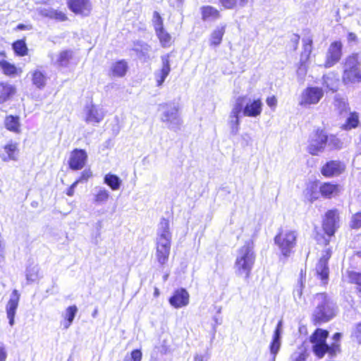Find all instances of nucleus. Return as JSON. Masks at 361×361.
<instances>
[{"mask_svg": "<svg viewBox=\"0 0 361 361\" xmlns=\"http://www.w3.org/2000/svg\"><path fill=\"white\" fill-rule=\"evenodd\" d=\"M314 299L319 301L311 317V322L314 326L327 323L335 317L336 309L326 293H317L314 295Z\"/></svg>", "mask_w": 361, "mask_h": 361, "instance_id": "nucleus-3", "label": "nucleus"}, {"mask_svg": "<svg viewBox=\"0 0 361 361\" xmlns=\"http://www.w3.org/2000/svg\"><path fill=\"white\" fill-rule=\"evenodd\" d=\"M221 4L226 8H233L237 3L238 0H219ZM245 0H240V2L243 4H245Z\"/></svg>", "mask_w": 361, "mask_h": 361, "instance_id": "nucleus-51", "label": "nucleus"}, {"mask_svg": "<svg viewBox=\"0 0 361 361\" xmlns=\"http://www.w3.org/2000/svg\"><path fill=\"white\" fill-rule=\"evenodd\" d=\"M341 333H335L333 336V339L335 341H339V340L341 339Z\"/></svg>", "mask_w": 361, "mask_h": 361, "instance_id": "nucleus-59", "label": "nucleus"}, {"mask_svg": "<svg viewBox=\"0 0 361 361\" xmlns=\"http://www.w3.org/2000/svg\"><path fill=\"white\" fill-rule=\"evenodd\" d=\"M20 297V295L18 291L16 289L13 290L6 306V315L11 326H13L15 324V316L18 307Z\"/></svg>", "mask_w": 361, "mask_h": 361, "instance_id": "nucleus-16", "label": "nucleus"}, {"mask_svg": "<svg viewBox=\"0 0 361 361\" xmlns=\"http://www.w3.org/2000/svg\"><path fill=\"white\" fill-rule=\"evenodd\" d=\"M104 183L112 190H117L121 188L122 180L117 175L108 173L104 178Z\"/></svg>", "mask_w": 361, "mask_h": 361, "instance_id": "nucleus-28", "label": "nucleus"}, {"mask_svg": "<svg viewBox=\"0 0 361 361\" xmlns=\"http://www.w3.org/2000/svg\"><path fill=\"white\" fill-rule=\"evenodd\" d=\"M13 49L18 56H24L27 54V44L24 39H18L13 43Z\"/></svg>", "mask_w": 361, "mask_h": 361, "instance_id": "nucleus-35", "label": "nucleus"}, {"mask_svg": "<svg viewBox=\"0 0 361 361\" xmlns=\"http://www.w3.org/2000/svg\"><path fill=\"white\" fill-rule=\"evenodd\" d=\"M153 24L155 32L164 28L163 20L157 11L153 13Z\"/></svg>", "mask_w": 361, "mask_h": 361, "instance_id": "nucleus-47", "label": "nucleus"}, {"mask_svg": "<svg viewBox=\"0 0 361 361\" xmlns=\"http://www.w3.org/2000/svg\"><path fill=\"white\" fill-rule=\"evenodd\" d=\"M305 277H306V271L305 270H301L300 272L299 286L293 291L295 298H298L299 300L302 298Z\"/></svg>", "mask_w": 361, "mask_h": 361, "instance_id": "nucleus-36", "label": "nucleus"}, {"mask_svg": "<svg viewBox=\"0 0 361 361\" xmlns=\"http://www.w3.org/2000/svg\"><path fill=\"white\" fill-rule=\"evenodd\" d=\"M156 34L162 47H168L171 45V37L170 34L164 30V28L156 31Z\"/></svg>", "mask_w": 361, "mask_h": 361, "instance_id": "nucleus-37", "label": "nucleus"}, {"mask_svg": "<svg viewBox=\"0 0 361 361\" xmlns=\"http://www.w3.org/2000/svg\"><path fill=\"white\" fill-rule=\"evenodd\" d=\"M15 87L9 84L0 82V103L8 100L14 93Z\"/></svg>", "mask_w": 361, "mask_h": 361, "instance_id": "nucleus-29", "label": "nucleus"}, {"mask_svg": "<svg viewBox=\"0 0 361 361\" xmlns=\"http://www.w3.org/2000/svg\"><path fill=\"white\" fill-rule=\"evenodd\" d=\"M38 13L43 17L54 19L60 22L65 21L68 18L63 12L51 8H40L38 9Z\"/></svg>", "mask_w": 361, "mask_h": 361, "instance_id": "nucleus-23", "label": "nucleus"}, {"mask_svg": "<svg viewBox=\"0 0 361 361\" xmlns=\"http://www.w3.org/2000/svg\"><path fill=\"white\" fill-rule=\"evenodd\" d=\"M46 76L40 71L36 70L32 73V82L37 88H42L46 84Z\"/></svg>", "mask_w": 361, "mask_h": 361, "instance_id": "nucleus-34", "label": "nucleus"}, {"mask_svg": "<svg viewBox=\"0 0 361 361\" xmlns=\"http://www.w3.org/2000/svg\"><path fill=\"white\" fill-rule=\"evenodd\" d=\"M6 353L2 347H0V361H5Z\"/></svg>", "mask_w": 361, "mask_h": 361, "instance_id": "nucleus-58", "label": "nucleus"}, {"mask_svg": "<svg viewBox=\"0 0 361 361\" xmlns=\"http://www.w3.org/2000/svg\"><path fill=\"white\" fill-rule=\"evenodd\" d=\"M331 248L326 249L324 251L322 255L319 259L315 267L316 275L321 280L322 283L324 286H326L329 281V267L328 263L329 260L331 257Z\"/></svg>", "mask_w": 361, "mask_h": 361, "instance_id": "nucleus-10", "label": "nucleus"}, {"mask_svg": "<svg viewBox=\"0 0 361 361\" xmlns=\"http://www.w3.org/2000/svg\"><path fill=\"white\" fill-rule=\"evenodd\" d=\"M78 312V307L75 305L69 306L66 310L64 315L65 321L63 323V328L67 329L71 325Z\"/></svg>", "mask_w": 361, "mask_h": 361, "instance_id": "nucleus-30", "label": "nucleus"}, {"mask_svg": "<svg viewBox=\"0 0 361 361\" xmlns=\"http://www.w3.org/2000/svg\"><path fill=\"white\" fill-rule=\"evenodd\" d=\"M347 276L350 283L355 284L357 287L361 286V272L348 271H347Z\"/></svg>", "mask_w": 361, "mask_h": 361, "instance_id": "nucleus-41", "label": "nucleus"}, {"mask_svg": "<svg viewBox=\"0 0 361 361\" xmlns=\"http://www.w3.org/2000/svg\"><path fill=\"white\" fill-rule=\"evenodd\" d=\"M309 356V353L306 349H303L300 352L294 361H306V359Z\"/></svg>", "mask_w": 361, "mask_h": 361, "instance_id": "nucleus-55", "label": "nucleus"}, {"mask_svg": "<svg viewBox=\"0 0 361 361\" xmlns=\"http://www.w3.org/2000/svg\"><path fill=\"white\" fill-rule=\"evenodd\" d=\"M128 64L125 60H120L112 64L111 71L114 77H123L128 70Z\"/></svg>", "mask_w": 361, "mask_h": 361, "instance_id": "nucleus-25", "label": "nucleus"}, {"mask_svg": "<svg viewBox=\"0 0 361 361\" xmlns=\"http://www.w3.org/2000/svg\"><path fill=\"white\" fill-rule=\"evenodd\" d=\"M195 361H204V357L202 355H196L194 357Z\"/></svg>", "mask_w": 361, "mask_h": 361, "instance_id": "nucleus-60", "label": "nucleus"}, {"mask_svg": "<svg viewBox=\"0 0 361 361\" xmlns=\"http://www.w3.org/2000/svg\"><path fill=\"white\" fill-rule=\"evenodd\" d=\"M169 303L175 308H180L189 303V293L185 288H180L174 291L170 297Z\"/></svg>", "mask_w": 361, "mask_h": 361, "instance_id": "nucleus-19", "label": "nucleus"}, {"mask_svg": "<svg viewBox=\"0 0 361 361\" xmlns=\"http://www.w3.org/2000/svg\"><path fill=\"white\" fill-rule=\"evenodd\" d=\"M226 27V25L225 24H220L212 32L210 39L212 45L217 46L221 44L222 37L225 33Z\"/></svg>", "mask_w": 361, "mask_h": 361, "instance_id": "nucleus-27", "label": "nucleus"}, {"mask_svg": "<svg viewBox=\"0 0 361 361\" xmlns=\"http://www.w3.org/2000/svg\"><path fill=\"white\" fill-rule=\"evenodd\" d=\"M357 291L360 293H361V286L360 287H357Z\"/></svg>", "mask_w": 361, "mask_h": 361, "instance_id": "nucleus-63", "label": "nucleus"}, {"mask_svg": "<svg viewBox=\"0 0 361 361\" xmlns=\"http://www.w3.org/2000/svg\"><path fill=\"white\" fill-rule=\"evenodd\" d=\"M312 39H307L303 41V52L305 54V59L308 60L310 59V54L312 53Z\"/></svg>", "mask_w": 361, "mask_h": 361, "instance_id": "nucleus-44", "label": "nucleus"}, {"mask_svg": "<svg viewBox=\"0 0 361 361\" xmlns=\"http://www.w3.org/2000/svg\"><path fill=\"white\" fill-rule=\"evenodd\" d=\"M154 295H159V290L157 288H155V290H154Z\"/></svg>", "mask_w": 361, "mask_h": 361, "instance_id": "nucleus-62", "label": "nucleus"}, {"mask_svg": "<svg viewBox=\"0 0 361 361\" xmlns=\"http://www.w3.org/2000/svg\"><path fill=\"white\" fill-rule=\"evenodd\" d=\"M317 182H312L310 187L307 188V195L309 196L310 200L311 202H314L319 199V196L317 195Z\"/></svg>", "mask_w": 361, "mask_h": 361, "instance_id": "nucleus-45", "label": "nucleus"}, {"mask_svg": "<svg viewBox=\"0 0 361 361\" xmlns=\"http://www.w3.org/2000/svg\"><path fill=\"white\" fill-rule=\"evenodd\" d=\"M72 57L73 51L71 50H63L59 53L56 63L59 66L66 67Z\"/></svg>", "mask_w": 361, "mask_h": 361, "instance_id": "nucleus-32", "label": "nucleus"}, {"mask_svg": "<svg viewBox=\"0 0 361 361\" xmlns=\"http://www.w3.org/2000/svg\"><path fill=\"white\" fill-rule=\"evenodd\" d=\"M168 75H166L161 71L156 73L155 77L157 79V86L159 87V86L162 85V84L164 83V82L165 81V80Z\"/></svg>", "mask_w": 361, "mask_h": 361, "instance_id": "nucleus-53", "label": "nucleus"}, {"mask_svg": "<svg viewBox=\"0 0 361 361\" xmlns=\"http://www.w3.org/2000/svg\"><path fill=\"white\" fill-rule=\"evenodd\" d=\"M281 254L285 258L290 256L297 244V233L294 230L281 228L274 238Z\"/></svg>", "mask_w": 361, "mask_h": 361, "instance_id": "nucleus-5", "label": "nucleus"}, {"mask_svg": "<svg viewBox=\"0 0 361 361\" xmlns=\"http://www.w3.org/2000/svg\"><path fill=\"white\" fill-rule=\"evenodd\" d=\"M92 176V171L90 169H85L81 173L80 178L75 181L78 182V183L87 181Z\"/></svg>", "mask_w": 361, "mask_h": 361, "instance_id": "nucleus-52", "label": "nucleus"}, {"mask_svg": "<svg viewBox=\"0 0 361 361\" xmlns=\"http://www.w3.org/2000/svg\"><path fill=\"white\" fill-rule=\"evenodd\" d=\"M94 202L97 204L105 203L109 198L110 193L109 192L104 188L102 187H96L94 188V193L93 194Z\"/></svg>", "mask_w": 361, "mask_h": 361, "instance_id": "nucleus-26", "label": "nucleus"}, {"mask_svg": "<svg viewBox=\"0 0 361 361\" xmlns=\"http://www.w3.org/2000/svg\"><path fill=\"white\" fill-rule=\"evenodd\" d=\"M97 312V310H94V313H93V314H92V316H93L94 317L96 316Z\"/></svg>", "mask_w": 361, "mask_h": 361, "instance_id": "nucleus-64", "label": "nucleus"}, {"mask_svg": "<svg viewBox=\"0 0 361 361\" xmlns=\"http://www.w3.org/2000/svg\"><path fill=\"white\" fill-rule=\"evenodd\" d=\"M17 29L19 30H23L27 29V26L24 24H19L17 26Z\"/></svg>", "mask_w": 361, "mask_h": 361, "instance_id": "nucleus-61", "label": "nucleus"}, {"mask_svg": "<svg viewBox=\"0 0 361 361\" xmlns=\"http://www.w3.org/2000/svg\"><path fill=\"white\" fill-rule=\"evenodd\" d=\"M142 356V352L136 349L133 350L129 356L126 355L123 361H141Z\"/></svg>", "mask_w": 361, "mask_h": 361, "instance_id": "nucleus-49", "label": "nucleus"}, {"mask_svg": "<svg viewBox=\"0 0 361 361\" xmlns=\"http://www.w3.org/2000/svg\"><path fill=\"white\" fill-rule=\"evenodd\" d=\"M348 42H355L357 39V35L353 32H348L347 35Z\"/></svg>", "mask_w": 361, "mask_h": 361, "instance_id": "nucleus-57", "label": "nucleus"}, {"mask_svg": "<svg viewBox=\"0 0 361 361\" xmlns=\"http://www.w3.org/2000/svg\"><path fill=\"white\" fill-rule=\"evenodd\" d=\"M350 227L355 230L361 228V212H356L352 216Z\"/></svg>", "mask_w": 361, "mask_h": 361, "instance_id": "nucleus-43", "label": "nucleus"}, {"mask_svg": "<svg viewBox=\"0 0 361 361\" xmlns=\"http://www.w3.org/2000/svg\"><path fill=\"white\" fill-rule=\"evenodd\" d=\"M324 95L322 88L318 87H308L302 94L301 104L310 105L317 104Z\"/></svg>", "mask_w": 361, "mask_h": 361, "instance_id": "nucleus-14", "label": "nucleus"}, {"mask_svg": "<svg viewBox=\"0 0 361 361\" xmlns=\"http://www.w3.org/2000/svg\"><path fill=\"white\" fill-rule=\"evenodd\" d=\"M339 227V213L338 209H331L327 210L324 216L322 222V228L324 234L317 233L315 240L317 244L322 246H327L331 242L330 238L334 236L337 229Z\"/></svg>", "mask_w": 361, "mask_h": 361, "instance_id": "nucleus-4", "label": "nucleus"}, {"mask_svg": "<svg viewBox=\"0 0 361 361\" xmlns=\"http://www.w3.org/2000/svg\"><path fill=\"white\" fill-rule=\"evenodd\" d=\"M329 333L327 330L317 328L310 335L309 340L312 344V351L319 359L328 353L329 356L334 357L341 351V345L338 343H334L329 345L326 342Z\"/></svg>", "mask_w": 361, "mask_h": 361, "instance_id": "nucleus-2", "label": "nucleus"}, {"mask_svg": "<svg viewBox=\"0 0 361 361\" xmlns=\"http://www.w3.org/2000/svg\"><path fill=\"white\" fill-rule=\"evenodd\" d=\"M169 57V54L161 56L162 67L160 71L166 75H169L171 71Z\"/></svg>", "mask_w": 361, "mask_h": 361, "instance_id": "nucleus-48", "label": "nucleus"}, {"mask_svg": "<svg viewBox=\"0 0 361 361\" xmlns=\"http://www.w3.org/2000/svg\"><path fill=\"white\" fill-rule=\"evenodd\" d=\"M18 144L11 141L3 147V152L0 153V158L4 162L16 161L18 159Z\"/></svg>", "mask_w": 361, "mask_h": 361, "instance_id": "nucleus-20", "label": "nucleus"}, {"mask_svg": "<svg viewBox=\"0 0 361 361\" xmlns=\"http://www.w3.org/2000/svg\"><path fill=\"white\" fill-rule=\"evenodd\" d=\"M360 65L358 54L353 53L345 58V68L342 75V82L344 84L348 85L361 82Z\"/></svg>", "mask_w": 361, "mask_h": 361, "instance_id": "nucleus-7", "label": "nucleus"}, {"mask_svg": "<svg viewBox=\"0 0 361 361\" xmlns=\"http://www.w3.org/2000/svg\"><path fill=\"white\" fill-rule=\"evenodd\" d=\"M159 110L161 111V121L165 123L169 130L174 132L180 130L183 121L176 106L169 103H164L159 105Z\"/></svg>", "mask_w": 361, "mask_h": 361, "instance_id": "nucleus-6", "label": "nucleus"}, {"mask_svg": "<svg viewBox=\"0 0 361 361\" xmlns=\"http://www.w3.org/2000/svg\"><path fill=\"white\" fill-rule=\"evenodd\" d=\"M359 124V114L356 111H353L349 114L344 123L341 125V128L343 130H350L357 128Z\"/></svg>", "mask_w": 361, "mask_h": 361, "instance_id": "nucleus-24", "label": "nucleus"}, {"mask_svg": "<svg viewBox=\"0 0 361 361\" xmlns=\"http://www.w3.org/2000/svg\"><path fill=\"white\" fill-rule=\"evenodd\" d=\"M201 10L204 20H216L219 18V11L211 6H203Z\"/></svg>", "mask_w": 361, "mask_h": 361, "instance_id": "nucleus-31", "label": "nucleus"}, {"mask_svg": "<svg viewBox=\"0 0 361 361\" xmlns=\"http://www.w3.org/2000/svg\"><path fill=\"white\" fill-rule=\"evenodd\" d=\"M242 116H248V99L246 97H238L231 111L229 123L232 133L236 134L238 133V125Z\"/></svg>", "mask_w": 361, "mask_h": 361, "instance_id": "nucleus-9", "label": "nucleus"}, {"mask_svg": "<svg viewBox=\"0 0 361 361\" xmlns=\"http://www.w3.org/2000/svg\"><path fill=\"white\" fill-rule=\"evenodd\" d=\"M352 339H353L357 343L361 345V322L357 323L350 335Z\"/></svg>", "mask_w": 361, "mask_h": 361, "instance_id": "nucleus-42", "label": "nucleus"}, {"mask_svg": "<svg viewBox=\"0 0 361 361\" xmlns=\"http://www.w3.org/2000/svg\"><path fill=\"white\" fill-rule=\"evenodd\" d=\"M0 67L3 71V73L6 75L15 76L18 74V69L15 65L6 60L0 61Z\"/></svg>", "mask_w": 361, "mask_h": 361, "instance_id": "nucleus-33", "label": "nucleus"}, {"mask_svg": "<svg viewBox=\"0 0 361 361\" xmlns=\"http://www.w3.org/2000/svg\"><path fill=\"white\" fill-rule=\"evenodd\" d=\"M282 321H279L277 326L274 331L271 341L269 344V350L273 356V359H275L279 349L281 348V332Z\"/></svg>", "mask_w": 361, "mask_h": 361, "instance_id": "nucleus-21", "label": "nucleus"}, {"mask_svg": "<svg viewBox=\"0 0 361 361\" xmlns=\"http://www.w3.org/2000/svg\"><path fill=\"white\" fill-rule=\"evenodd\" d=\"M328 141L329 135L324 129L320 128L315 129L308 140L307 152L312 156L318 155L324 150Z\"/></svg>", "mask_w": 361, "mask_h": 361, "instance_id": "nucleus-8", "label": "nucleus"}, {"mask_svg": "<svg viewBox=\"0 0 361 361\" xmlns=\"http://www.w3.org/2000/svg\"><path fill=\"white\" fill-rule=\"evenodd\" d=\"M171 238L169 221L162 218L157 231L155 254L158 263L161 266L165 265L169 261Z\"/></svg>", "mask_w": 361, "mask_h": 361, "instance_id": "nucleus-1", "label": "nucleus"}, {"mask_svg": "<svg viewBox=\"0 0 361 361\" xmlns=\"http://www.w3.org/2000/svg\"><path fill=\"white\" fill-rule=\"evenodd\" d=\"M343 44L341 41L332 42L327 50L326 59L323 64L325 68H329L336 65L341 59Z\"/></svg>", "mask_w": 361, "mask_h": 361, "instance_id": "nucleus-12", "label": "nucleus"}, {"mask_svg": "<svg viewBox=\"0 0 361 361\" xmlns=\"http://www.w3.org/2000/svg\"><path fill=\"white\" fill-rule=\"evenodd\" d=\"M39 268L37 266L29 267L26 269V279L28 282H34L38 279Z\"/></svg>", "mask_w": 361, "mask_h": 361, "instance_id": "nucleus-40", "label": "nucleus"}, {"mask_svg": "<svg viewBox=\"0 0 361 361\" xmlns=\"http://www.w3.org/2000/svg\"><path fill=\"white\" fill-rule=\"evenodd\" d=\"M319 192L324 199H333L338 197L342 190L340 184L332 181H326L322 183L319 186Z\"/></svg>", "mask_w": 361, "mask_h": 361, "instance_id": "nucleus-13", "label": "nucleus"}, {"mask_svg": "<svg viewBox=\"0 0 361 361\" xmlns=\"http://www.w3.org/2000/svg\"><path fill=\"white\" fill-rule=\"evenodd\" d=\"M6 128L11 131L17 132L19 128V118L18 116H9L5 120Z\"/></svg>", "mask_w": 361, "mask_h": 361, "instance_id": "nucleus-38", "label": "nucleus"}, {"mask_svg": "<svg viewBox=\"0 0 361 361\" xmlns=\"http://www.w3.org/2000/svg\"><path fill=\"white\" fill-rule=\"evenodd\" d=\"M87 154L85 149H75L71 153L68 164L71 169L77 171L82 169L87 161Z\"/></svg>", "mask_w": 361, "mask_h": 361, "instance_id": "nucleus-15", "label": "nucleus"}, {"mask_svg": "<svg viewBox=\"0 0 361 361\" xmlns=\"http://www.w3.org/2000/svg\"><path fill=\"white\" fill-rule=\"evenodd\" d=\"M262 103L259 99L254 100L250 104V116H257L262 112Z\"/></svg>", "mask_w": 361, "mask_h": 361, "instance_id": "nucleus-39", "label": "nucleus"}, {"mask_svg": "<svg viewBox=\"0 0 361 361\" xmlns=\"http://www.w3.org/2000/svg\"><path fill=\"white\" fill-rule=\"evenodd\" d=\"M267 104L271 109H275L277 105V99L275 96L268 97L266 99Z\"/></svg>", "mask_w": 361, "mask_h": 361, "instance_id": "nucleus-54", "label": "nucleus"}, {"mask_svg": "<svg viewBox=\"0 0 361 361\" xmlns=\"http://www.w3.org/2000/svg\"><path fill=\"white\" fill-rule=\"evenodd\" d=\"M248 245H245L239 250V254L235 262V267L239 274H244L248 276Z\"/></svg>", "mask_w": 361, "mask_h": 361, "instance_id": "nucleus-18", "label": "nucleus"}, {"mask_svg": "<svg viewBox=\"0 0 361 361\" xmlns=\"http://www.w3.org/2000/svg\"><path fill=\"white\" fill-rule=\"evenodd\" d=\"M133 49L137 53H141L143 56H145L147 54H148L150 50V47L147 44L140 42L135 44V47Z\"/></svg>", "mask_w": 361, "mask_h": 361, "instance_id": "nucleus-46", "label": "nucleus"}, {"mask_svg": "<svg viewBox=\"0 0 361 361\" xmlns=\"http://www.w3.org/2000/svg\"><path fill=\"white\" fill-rule=\"evenodd\" d=\"M78 185V182L75 181L73 183V184L69 187V188L67 190L66 195L68 196H73L75 192V189Z\"/></svg>", "mask_w": 361, "mask_h": 361, "instance_id": "nucleus-56", "label": "nucleus"}, {"mask_svg": "<svg viewBox=\"0 0 361 361\" xmlns=\"http://www.w3.org/2000/svg\"><path fill=\"white\" fill-rule=\"evenodd\" d=\"M86 121L87 123H98L104 118V113L102 109L95 105L91 104L86 106Z\"/></svg>", "mask_w": 361, "mask_h": 361, "instance_id": "nucleus-22", "label": "nucleus"}, {"mask_svg": "<svg viewBox=\"0 0 361 361\" xmlns=\"http://www.w3.org/2000/svg\"><path fill=\"white\" fill-rule=\"evenodd\" d=\"M329 145L331 146L333 149H340L342 145V142L336 135H331L329 137Z\"/></svg>", "mask_w": 361, "mask_h": 361, "instance_id": "nucleus-50", "label": "nucleus"}, {"mask_svg": "<svg viewBox=\"0 0 361 361\" xmlns=\"http://www.w3.org/2000/svg\"><path fill=\"white\" fill-rule=\"evenodd\" d=\"M346 169L344 162L340 160H329L320 169L322 175L325 178L338 177Z\"/></svg>", "mask_w": 361, "mask_h": 361, "instance_id": "nucleus-11", "label": "nucleus"}, {"mask_svg": "<svg viewBox=\"0 0 361 361\" xmlns=\"http://www.w3.org/2000/svg\"><path fill=\"white\" fill-rule=\"evenodd\" d=\"M68 6L71 11L83 16H88L92 8L89 0H68Z\"/></svg>", "mask_w": 361, "mask_h": 361, "instance_id": "nucleus-17", "label": "nucleus"}]
</instances>
